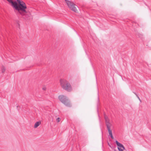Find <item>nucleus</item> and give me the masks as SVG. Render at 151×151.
Listing matches in <instances>:
<instances>
[{"label":"nucleus","instance_id":"1","mask_svg":"<svg viewBox=\"0 0 151 151\" xmlns=\"http://www.w3.org/2000/svg\"><path fill=\"white\" fill-rule=\"evenodd\" d=\"M17 2H14L13 7L17 11L22 17L25 16L27 17H29L30 13L26 10L27 7L25 3L23 1H21L20 0H17Z\"/></svg>","mask_w":151,"mask_h":151},{"label":"nucleus","instance_id":"2","mask_svg":"<svg viewBox=\"0 0 151 151\" xmlns=\"http://www.w3.org/2000/svg\"><path fill=\"white\" fill-rule=\"evenodd\" d=\"M61 85L64 89L68 91H70L72 89L71 86L69 83L64 79L60 80Z\"/></svg>","mask_w":151,"mask_h":151},{"label":"nucleus","instance_id":"3","mask_svg":"<svg viewBox=\"0 0 151 151\" xmlns=\"http://www.w3.org/2000/svg\"><path fill=\"white\" fill-rule=\"evenodd\" d=\"M58 98L59 100L66 106H71L69 101L66 96L63 95H60L59 96Z\"/></svg>","mask_w":151,"mask_h":151},{"label":"nucleus","instance_id":"4","mask_svg":"<svg viewBox=\"0 0 151 151\" xmlns=\"http://www.w3.org/2000/svg\"><path fill=\"white\" fill-rule=\"evenodd\" d=\"M65 1L68 7L70 9L75 12H77L78 10L76 7L77 6L73 2L65 0Z\"/></svg>","mask_w":151,"mask_h":151},{"label":"nucleus","instance_id":"5","mask_svg":"<svg viewBox=\"0 0 151 151\" xmlns=\"http://www.w3.org/2000/svg\"><path fill=\"white\" fill-rule=\"evenodd\" d=\"M104 117L105 120V123L106 126L107 127L109 126H111V124L110 122V120L108 118V116L106 115L105 114H104Z\"/></svg>","mask_w":151,"mask_h":151},{"label":"nucleus","instance_id":"6","mask_svg":"<svg viewBox=\"0 0 151 151\" xmlns=\"http://www.w3.org/2000/svg\"><path fill=\"white\" fill-rule=\"evenodd\" d=\"M115 143L117 146L118 150L119 151H121L120 150H122V148L124 146V145L116 140L115 141Z\"/></svg>","mask_w":151,"mask_h":151},{"label":"nucleus","instance_id":"7","mask_svg":"<svg viewBox=\"0 0 151 151\" xmlns=\"http://www.w3.org/2000/svg\"><path fill=\"white\" fill-rule=\"evenodd\" d=\"M111 126L107 127V128L108 130L109 135L112 139H114V137L113 136L112 131L110 129V127Z\"/></svg>","mask_w":151,"mask_h":151},{"label":"nucleus","instance_id":"8","mask_svg":"<svg viewBox=\"0 0 151 151\" xmlns=\"http://www.w3.org/2000/svg\"><path fill=\"white\" fill-rule=\"evenodd\" d=\"M41 123L40 121H38L36 122L34 125V127L35 128H36Z\"/></svg>","mask_w":151,"mask_h":151},{"label":"nucleus","instance_id":"9","mask_svg":"<svg viewBox=\"0 0 151 151\" xmlns=\"http://www.w3.org/2000/svg\"><path fill=\"white\" fill-rule=\"evenodd\" d=\"M6 70L5 67L4 66H2L1 67V71L2 73H4Z\"/></svg>","mask_w":151,"mask_h":151},{"label":"nucleus","instance_id":"10","mask_svg":"<svg viewBox=\"0 0 151 151\" xmlns=\"http://www.w3.org/2000/svg\"><path fill=\"white\" fill-rule=\"evenodd\" d=\"M9 3H10L12 4V5L13 7V4H14V1L12 0H6Z\"/></svg>","mask_w":151,"mask_h":151},{"label":"nucleus","instance_id":"11","mask_svg":"<svg viewBox=\"0 0 151 151\" xmlns=\"http://www.w3.org/2000/svg\"><path fill=\"white\" fill-rule=\"evenodd\" d=\"M60 120V118L59 117H58L57 119H56V121L57 122H59Z\"/></svg>","mask_w":151,"mask_h":151},{"label":"nucleus","instance_id":"12","mask_svg":"<svg viewBox=\"0 0 151 151\" xmlns=\"http://www.w3.org/2000/svg\"><path fill=\"white\" fill-rule=\"evenodd\" d=\"M43 90H45L46 89V88L45 87H43L42 88Z\"/></svg>","mask_w":151,"mask_h":151},{"label":"nucleus","instance_id":"13","mask_svg":"<svg viewBox=\"0 0 151 151\" xmlns=\"http://www.w3.org/2000/svg\"><path fill=\"white\" fill-rule=\"evenodd\" d=\"M122 148V150H125V148L124 146Z\"/></svg>","mask_w":151,"mask_h":151},{"label":"nucleus","instance_id":"14","mask_svg":"<svg viewBox=\"0 0 151 151\" xmlns=\"http://www.w3.org/2000/svg\"><path fill=\"white\" fill-rule=\"evenodd\" d=\"M137 98L138 99H139V100L141 101V100H140V99L139 98V97L138 96H137Z\"/></svg>","mask_w":151,"mask_h":151},{"label":"nucleus","instance_id":"15","mask_svg":"<svg viewBox=\"0 0 151 151\" xmlns=\"http://www.w3.org/2000/svg\"><path fill=\"white\" fill-rule=\"evenodd\" d=\"M137 98L138 99H139V100L141 101V100H140V99L139 98V97L138 96H137Z\"/></svg>","mask_w":151,"mask_h":151},{"label":"nucleus","instance_id":"16","mask_svg":"<svg viewBox=\"0 0 151 151\" xmlns=\"http://www.w3.org/2000/svg\"><path fill=\"white\" fill-rule=\"evenodd\" d=\"M137 98L138 99H139V100L141 101V100H140V99L139 98V97L138 96H137Z\"/></svg>","mask_w":151,"mask_h":151},{"label":"nucleus","instance_id":"17","mask_svg":"<svg viewBox=\"0 0 151 151\" xmlns=\"http://www.w3.org/2000/svg\"><path fill=\"white\" fill-rule=\"evenodd\" d=\"M137 98L138 99H139V100L141 101V100H140V99L139 98V97L138 96H137Z\"/></svg>","mask_w":151,"mask_h":151},{"label":"nucleus","instance_id":"18","mask_svg":"<svg viewBox=\"0 0 151 151\" xmlns=\"http://www.w3.org/2000/svg\"><path fill=\"white\" fill-rule=\"evenodd\" d=\"M137 98L138 99H139V100L141 101V100H140V99L139 98V97L138 96H137Z\"/></svg>","mask_w":151,"mask_h":151},{"label":"nucleus","instance_id":"19","mask_svg":"<svg viewBox=\"0 0 151 151\" xmlns=\"http://www.w3.org/2000/svg\"><path fill=\"white\" fill-rule=\"evenodd\" d=\"M133 92L136 95V96H138V95L136 93H135L134 92Z\"/></svg>","mask_w":151,"mask_h":151},{"label":"nucleus","instance_id":"20","mask_svg":"<svg viewBox=\"0 0 151 151\" xmlns=\"http://www.w3.org/2000/svg\"><path fill=\"white\" fill-rule=\"evenodd\" d=\"M108 145L111 148H112V147H111V145H110V144H109V143H108Z\"/></svg>","mask_w":151,"mask_h":151},{"label":"nucleus","instance_id":"21","mask_svg":"<svg viewBox=\"0 0 151 151\" xmlns=\"http://www.w3.org/2000/svg\"><path fill=\"white\" fill-rule=\"evenodd\" d=\"M97 112H98V111H98V107H97Z\"/></svg>","mask_w":151,"mask_h":151},{"label":"nucleus","instance_id":"22","mask_svg":"<svg viewBox=\"0 0 151 151\" xmlns=\"http://www.w3.org/2000/svg\"><path fill=\"white\" fill-rule=\"evenodd\" d=\"M98 101H99V97H98Z\"/></svg>","mask_w":151,"mask_h":151},{"label":"nucleus","instance_id":"23","mask_svg":"<svg viewBox=\"0 0 151 151\" xmlns=\"http://www.w3.org/2000/svg\"><path fill=\"white\" fill-rule=\"evenodd\" d=\"M18 106H17V109H18Z\"/></svg>","mask_w":151,"mask_h":151},{"label":"nucleus","instance_id":"24","mask_svg":"<svg viewBox=\"0 0 151 151\" xmlns=\"http://www.w3.org/2000/svg\"><path fill=\"white\" fill-rule=\"evenodd\" d=\"M98 116H99V117H99V114H98Z\"/></svg>","mask_w":151,"mask_h":151}]
</instances>
